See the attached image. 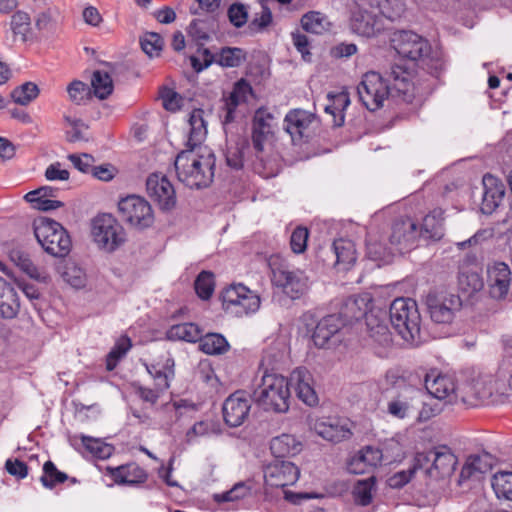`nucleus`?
Listing matches in <instances>:
<instances>
[{
  "label": "nucleus",
  "instance_id": "obj_1",
  "mask_svg": "<svg viewBox=\"0 0 512 512\" xmlns=\"http://www.w3.org/2000/svg\"><path fill=\"white\" fill-rule=\"evenodd\" d=\"M204 115L203 109H194L190 113L187 141L189 149L181 151L174 161L179 181L196 189L208 187L215 175V155L209 147L201 145L207 136Z\"/></svg>",
  "mask_w": 512,
  "mask_h": 512
},
{
  "label": "nucleus",
  "instance_id": "obj_8",
  "mask_svg": "<svg viewBox=\"0 0 512 512\" xmlns=\"http://www.w3.org/2000/svg\"><path fill=\"white\" fill-rule=\"evenodd\" d=\"M220 298L225 313L234 317L253 314L259 310L261 304L259 295L241 283L226 287Z\"/></svg>",
  "mask_w": 512,
  "mask_h": 512
},
{
  "label": "nucleus",
  "instance_id": "obj_64",
  "mask_svg": "<svg viewBox=\"0 0 512 512\" xmlns=\"http://www.w3.org/2000/svg\"><path fill=\"white\" fill-rule=\"evenodd\" d=\"M59 189L52 186H42L36 190L28 192L25 196V200L40 199H53L58 195Z\"/></svg>",
  "mask_w": 512,
  "mask_h": 512
},
{
  "label": "nucleus",
  "instance_id": "obj_30",
  "mask_svg": "<svg viewBox=\"0 0 512 512\" xmlns=\"http://www.w3.org/2000/svg\"><path fill=\"white\" fill-rule=\"evenodd\" d=\"M493 458L490 454L471 455L467 458L460 472L459 482L485 474L492 469Z\"/></svg>",
  "mask_w": 512,
  "mask_h": 512
},
{
  "label": "nucleus",
  "instance_id": "obj_16",
  "mask_svg": "<svg viewBox=\"0 0 512 512\" xmlns=\"http://www.w3.org/2000/svg\"><path fill=\"white\" fill-rule=\"evenodd\" d=\"M350 29L358 36L372 38L384 31L385 25L375 11L359 8L352 12Z\"/></svg>",
  "mask_w": 512,
  "mask_h": 512
},
{
  "label": "nucleus",
  "instance_id": "obj_34",
  "mask_svg": "<svg viewBox=\"0 0 512 512\" xmlns=\"http://www.w3.org/2000/svg\"><path fill=\"white\" fill-rule=\"evenodd\" d=\"M110 473L114 481L119 484H135L145 479V472L135 463L112 468Z\"/></svg>",
  "mask_w": 512,
  "mask_h": 512
},
{
  "label": "nucleus",
  "instance_id": "obj_53",
  "mask_svg": "<svg viewBox=\"0 0 512 512\" xmlns=\"http://www.w3.org/2000/svg\"><path fill=\"white\" fill-rule=\"evenodd\" d=\"M252 93V88L244 79L235 83L232 92L226 100V105L238 106L240 103L246 102L248 96Z\"/></svg>",
  "mask_w": 512,
  "mask_h": 512
},
{
  "label": "nucleus",
  "instance_id": "obj_37",
  "mask_svg": "<svg viewBox=\"0 0 512 512\" xmlns=\"http://www.w3.org/2000/svg\"><path fill=\"white\" fill-rule=\"evenodd\" d=\"M200 349L208 355H220L227 352L230 345L226 338L219 333H208L200 338Z\"/></svg>",
  "mask_w": 512,
  "mask_h": 512
},
{
  "label": "nucleus",
  "instance_id": "obj_17",
  "mask_svg": "<svg viewBox=\"0 0 512 512\" xmlns=\"http://www.w3.org/2000/svg\"><path fill=\"white\" fill-rule=\"evenodd\" d=\"M419 236L417 225L411 219L396 221L390 235V249L392 254H403L415 245Z\"/></svg>",
  "mask_w": 512,
  "mask_h": 512
},
{
  "label": "nucleus",
  "instance_id": "obj_51",
  "mask_svg": "<svg viewBox=\"0 0 512 512\" xmlns=\"http://www.w3.org/2000/svg\"><path fill=\"white\" fill-rule=\"evenodd\" d=\"M459 287L468 295L480 291L483 288V280L476 272H462L458 277Z\"/></svg>",
  "mask_w": 512,
  "mask_h": 512
},
{
  "label": "nucleus",
  "instance_id": "obj_14",
  "mask_svg": "<svg viewBox=\"0 0 512 512\" xmlns=\"http://www.w3.org/2000/svg\"><path fill=\"white\" fill-rule=\"evenodd\" d=\"M300 476V469L290 461L274 460L264 469L266 485L275 488H284L294 485Z\"/></svg>",
  "mask_w": 512,
  "mask_h": 512
},
{
  "label": "nucleus",
  "instance_id": "obj_5",
  "mask_svg": "<svg viewBox=\"0 0 512 512\" xmlns=\"http://www.w3.org/2000/svg\"><path fill=\"white\" fill-rule=\"evenodd\" d=\"M254 397L265 410L286 412L290 400L288 380L282 375L264 374L261 384L254 391Z\"/></svg>",
  "mask_w": 512,
  "mask_h": 512
},
{
  "label": "nucleus",
  "instance_id": "obj_60",
  "mask_svg": "<svg viewBox=\"0 0 512 512\" xmlns=\"http://www.w3.org/2000/svg\"><path fill=\"white\" fill-rule=\"evenodd\" d=\"M228 18L235 27H242L248 20V11L243 4L234 3L228 9Z\"/></svg>",
  "mask_w": 512,
  "mask_h": 512
},
{
  "label": "nucleus",
  "instance_id": "obj_32",
  "mask_svg": "<svg viewBox=\"0 0 512 512\" xmlns=\"http://www.w3.org/2000/svg\"><path fill=\"white\" fill-rule=\"evenodd\" d=\"M444 212L442 209H434L423 219L419 235L427 238L439 240L444 234Z\"/></svg>",
  "mask_w": 512,
  "mask_h": 512
},
{
  "label": "nucleus",
  "instance_id": "obj_38",
  "mask_svg": "<svg viewBox=\"0 0 512 512\" xmlns=\"http://www.w3.org/2000/svg\"><path fill=\"white\" fill-rule=\"evenodd\" d=\"M10 29L15 41L17 39L23 43L28 41L32 30L29 14L20 10L16 11L11 17Z\"/></svg>",
  "mask_w": 512,
  "mask_h": 512
},
{
  "label": "nucleus",
  "instance_id": "obj_35",
  "mask_svg": "<svg viewBox=\"0 0 512 512\" xmlns=\"http://www.w3.org/2000/svg\"><path fill=\"white\" fill-rule=\"evenodd\" d=\"M376 481V477L373 475L356 481L353 486L352 495L357 505L368 506L372 503L376 493Z\"/></svg>",
  "mask_w": 512,
  "mask_h": 512
},
{
  "label": "nucleus",
  "instance_id": "obj_63",
  "mask_svg": "<svg viewBox=\"0 0 512 512\" xmlns=\"http://www.w3.org/2000/svg\"><path fill=\"white\" fill-rule=\"evenodd\" d=\"M7 472L18 479H24L28 475V466L25 462L18 459H8L5 463Z\"/></svg>",
  "mask_w": 512,
  "mask_h": 512
},
{
  "label": "nucleus",
  "instance_id": "obj_54",
  "mask_svg": "<svg viewBox=\"0 0 512 512\" xmlns=\"http://www.w3.org/2000/svg\"><path fill=\"white\" fill-rule=\"evenodd\" d=\"M196 410V406L194 403L186 400V399H173L172 401L162 405V413L169 414L174 413L175 419L177 420L182 415L187 412H192Z\"/></svg>",
  "mask_w": 512,
  "mask_h": 512
},
{
  "label": "nucleus",
  "instance_id": "obj_28",
  "mask_svg": "<svg viewBox=\"0 0 512 512\" xmlns=\"http://www.w3.org/2000/svg\"><path fill=\"white\" fill-rule=\"evenodd\" d=\"M418 393L412 397L397 396L387 403V413L396 419H407L415 415L419 408Z\"/></svg>",
  "mask_w": 512,
  "mask_h": 512
},
{
  "label": "nucleus",
  "instance_id": "obj_43",
  "mask_svg": "<svg viewBox=\"0 0 512 512\" xmlns=\"http://www.w3.org/2000/svg\"><path fill=\"white\" fill-rule=\"evenodd\" d=\"M251 495V486L247 482H238L230 490L214 494L213 498L217 503L237 502Z\"/></svg>",
  "mask_w": 512,
  "mask_h": 512
},
{
  "label": "nucleus",
  "instance_id": "obj_56",
  "mask_svg": "<svg viewBox=\"0 0 512 512\" xmlns=\"http://www.w3.org/2000/svg\"><path fill=\"white\" fill-rule=\"evenodd\" d=\"M309 232L305 227H297L291 234L290 246L294 253L300 254L306 250Z\"/></svg>",
  "mask_w": 512,
  "mask_h": 512
},
{
  "label": "nucleus",
  "instance_id": "obj_50",
  "mask_svg": "<svg viewBox=\"0 0 512 512\" xmlns=\"http://www.w3.org/2000/svg\"><path fill=\"white\" fill-rule=\"evenodd\" d=\"M39 94L38 86L33 82H26L16 87L11 92V97L15 103L20 105H28Z\"/></svg>",
  "mask_w": 512,
  "mask_h": 512
},
{
  "label": "nucleus",
  "instance_id": "obj_31",
  "mask_svg": "<svg viewBox=\"0 0 512 512\" xmlns=\"http://www.w3.org/2000/svg\"><path fill=\"white\" fill-rule=\"evenodd\" d=\"M270 450L276 459L293 457L302 450V443L291 434H281L272 438Z\"/></svg>",
  "mask_w": 512,
  "mask_h": 512
},
{
  "label": "nucleus",
  "instance_id": "obj_59",
  "mask_svg": "<svg viewBox=\"0 0 512 512\" xmlns=\"http://www.w3.org/2000/svg\"><path fill=\"white\" fill-rule=\"evenodd\" d=\"M176 203V192L173 185L165 176H162V211L175 208Z\"/></svg>",
  "mask_w": 512,
  "mask_h": 512
},
{
  "label": "nucleus",
  "instance_id": "obj_27",
  "mask_svg": "<svg viewBox=\"0 0 512 512\" xmlns=\"http://www.w3.org/2000/svg\"><path fill=\"white\" fill-rule=\"evenodd\" d=\"M274 117L265 108L256 110L252 126V143L257 151L263 150V143L272 132Z\"/></svg>",
  "mask_w": 512,
  "mask_h": 512
},
{
  "label": "nucleus",
  "instance_id": "obj_57",
  "mask_svg": "<svg viewBox=\"0 0 512 512\" xmlns=\"http://www.w3.org/2000/svg\"><path fill=\"white\" fill-rule=\"evenodd\" d=\"M420 469V467H416L415 462L411 467L407 470L398 471L392 476H390L387 480L389 487L393 489H399L405 486L411 480L414 473Z\"/></svg>",
  "mask_w": 512,
  "mask_h": 512
},
{
  "label": "nucleus",
  "instance_id": "obj_61",
  "mask_svg": "<svg viewBox=\"0 0 512 512\" xmlns=\"http://www.w3.org/2000/svg\"><path fill=\"white\" fill-rule=\"evenodd\" d=\"M67 92L73 102L81 104L88 95V88L83 82L75 80L69 84Z\"/></svg>",
  "mask_w": 512,
  "mask_h": 512
},
{
  "label": "nucleus",
  "instance_id": "obj_4",
  "mask_svg": "<svg viewBox=\"0 0 512 512\" xmlns=\"http://www.w3.org/2000/svg\"><path fill=\"white\" fill-rule=\"evenodd\" d=\"M34 235L43 250L57 258L66 257L72 247L67 230L57 221L39 217L33 222Z\"/></svg>",
  "mask_w": 512,
  "mask_h": 512
},
{
  "label": "nucleus",
  "instance_id": "obj_20",
  "mask_svg": "<svg viewBox=\"0 0 512 512\" xmlns=\"http://www.w3.org/2000/svg\"><path fill=\"white\" fill-rule=\"evenodd\" d=\"M315 432L323 439L339 443L351 437L350 422L340 417H326L314 423Z\"/></svg>",
  "mask_w": 512,
  "mask_h": 512
},
{
  "label": "nucleus",
  "instance_id": "obj_47",
  "mask_svg": "<svg viewBox=\"0 0 512 512\" xmlns=\"http://www.w3.org/2000/svg\"><path fill=\"white\" fill-rule=\"evenodd\" d=\"M244 59V51L235 47H225L216 57L214 56V62L222 67H238Z\"/></svg>",
  "mask_w": 512,
  "mask_h": 512
},
{
  "label": "nucleus",
  "instance_id": "obj_23",
  "mask_svg": "<svg viewBox=\"0 0 512 512\" xmlns=\"http://www.w3.org/2000/svg\"><path fill=\"white\" fill-rule=\"evenodd\" d=\"M482 184L483 195L480 209L483 214H492L504 199L505 185L490 174L483 177Z\"/></svg>",
  "mask_w": 512,
  "mask_h": 512
},
{
  "label": "nucleus",
  "instance_id": "obj_13",
  "mask_svg": "<svg viewBox=\"0 0 512 512\" xmlns=\"http://www.w3.org/2000/svg\"><path fill=\"white\" fill-rule=\"evenodd\" d=\"M392 44L400 56L412 61H425V57L430 52L428 41L412 31L395 33Z\"/></svg>",
  "mask_w": 512,
  "mask_h": 512
},
{
  "label": "nucleus",
  "instance_id": "obj_29",
  "mask_svg": "<svg viewBox=\"0 0 512 512\" xmlns=\"http://www.w3.org/2000/svg\"><path fill=\"white\" fill-rule=\"evenodd\" d=\"M20 303L14 287L0 277V317L13 319L17 316Z\"/></svg>",
  "mask_w": 512,
  "mask_h": 512
},
{
  "label": "nucleus",
  "instance_id": "obj_10",
  "mask_svg": "<svg viewBox=\"0 0 512 512\" xmlns=\"http://www.w3.org/2000/svg\"><path fill=\"white\" fill-rule=\"evenodd\" d=\"M271 281L291 299H299L308 290V277L299 269H290L285 264L276 261L270 263Z\"/></svg>",
  "mask_w": 512,
  "mask_h": 512
},
{
  "label": "nucleus",
  "instance_id": "obj_9",
  "mask_svg": "<svg viewBox=\"0 0 512 512\" xmlns=\"http://www.w3.org/2000/svg\"><path fill=\"white\" fill-rule=\"evenodd\" d=\"M430 462L432 465L426 469L429 477L441 479L450 477L457 465V458L446 446L434 448L427 453H417L415 456V465L423 469Z\"/></svg>",
  "mask_w": 512,
  "mask_h": 512
},
{
  "label": "nucleus",
  "instance_id": "obj_22",
  "mask_svg": "<svg viewBox=\"0 0 512 512\" xmlns=\"http://www.w3.org/2000/svg\"><path fill=\"white\" fill-rule=\"evenodd\" d=\"M511 271L504 262H494L487 268V283L491 297L503 299L509 291Z\"/></svg>",
  "mask_w": 512,
  "mask_h": 512
},
{
  "label": "nucleus",
  "instance_id": "obj_62",
  "mask_svg": "<svg viewBox=\"0 0 512 512\" xmlns=\"http://www.w3.org/2000/svg\"><path fill=\"white\" fill-rule=\"evenodd\" d=\"M226 163L229 167L239 170L243 167V151L238 145L231 146L225 153Z\"/></svg>",
  "mask_w": 512,
  "mask_h": 512
},
{
  "label": "nucleus",
  "instance_id": "obj_2",
  "mask_svg": "<svg viewBox=\"0 0 512 512\" xmlns=\"http://www.w3.org/2000/svg\"><path fill=\"white\" fill-rule=\"evenodd\" d=\"M357 93L363 105L371 111L379 109L390 95L401 97L407 103L414 98L410 73L399 65H392L385 77L374 71L367 72L357 86Z\"/></svg>",
  "mask_w": 512,
  "mask_h": 512
},
{
  "label": "nucleus",
  "instance_id": "obj_7",
  "mask_svg": "<svg viewBox=\"0 0 512 512\" xmlns=\"http://www.w3.org/2000/svg\"><path fill=\"white\" fill-rule=\"evenodd\" d=\"M91 235L99 249L113 253L127 241L124 227L111 214H100L92 220Z\"/></svg>",
  "mask_w": 512,
  "mask_h": 512
},
{
  "label": "nucleus",
  "instance_id": "obj_6",
  "mask_svg": "<svg viewBox=\"0 0 512 512\" xmlns=\"http://www.w3.org/2000/svg\"><path fill=\"white\" fill-rule=\"evenodd\" d=\"M402 455V448L395 440L386 443L385 453L379 448L366 446L349 459L347 470L356 475L369 473L378 467L384 459L387 462H392L401 458Z\"/></svg>",
  "mask_w": 512,
  "mask_h": 512
},
{
  "label": "nucleus",
  "instance_id": "obj_24",
  "mask_svg": "<svg viewBox=\"0 0 512 512\" xmlns=\"http://www.w3.org/2000/svg\"><path fill=\"white\" fill-rule=\"evenodd\" d=\"M9 259L13 264L31 279L46 283L48 276L41 271L32 261L27 248L22 245L13 246L8 252Z\"/></svg>",
  "mask_w": 512,
  "mask_h": 512
},
{
  "label": "nucleus",
  "instance_id": "obj_46",
  "mask_svg": "<svg viewBox=\"0 0 512 512\" xmlns=\"http://www.w3.org/2000/svg\"><path fill=\"white\" fill-rule=\"evenodd\" d=\"M132 344L128 337H121L106 356V370L113 371L118 362L126 355L130 350Z\"/></svg>",
  "mask_w": 512,
  "mask_h": 512
},
{
  "label": "nucleus",
  "instance_id": "obj_55",
  "mask_svg": "<svg viewBox=\"0 0 512 512\" xmlns=\"http://www.w3.org/2000/svg\"><path fill=\"white\" fill-rule=\"evenodd\" d=\"M184 98L177 92L162 87V106L170 111L176 112L179 111L184 105Z\"/></svg>",
  "mask_w": 512,
  "mask_h": 512
},
{
  "label": "nucleus",
  "instance_id": "obj_18",
  "mask_svg": "<svg viewBox=\"0 0 512 512\" xmlns=\"http://www.w3.org/2000/svg\"><path fill=\"white\" fill-rule=\"evenodd\" d=\"M251 399L243 391L231 394L223 403V417L230 427H238L244 423L249 415Z\"/></svg>",
  "mask_w": 512,
  "mask_h": 512
},
{
  "label": "nucleus",
  "instance_id": "obj_45",
  "mask_svg": "<svg viewBox=\"0 0 512 512\" xmlns=\"http://www.w3.org/2000/svg\"><path fill=\"white\" fill-rule=\"evenodd\" d=\"M492 487L498 498L512 501V472L496 473L492 478Z\"/></svg>",
  "mask_w": 512,
  "mask_h": 512
},
{
  "label": "nucleus",
  "instance_id": "obj_26",
  "mask_svg": "<svg viewBox=\"0 0 512 512\" xmlns=\"http://www.w3.org/2000/svg\"><path fill=\"white\" fill-rule=\"evenodd\" d=\"M312 121L313 115L311 113L302 109H295L285 116L284 128L295 143L304 138Z\"/></svg>",
  "mask_w": 512,
  "mask_h": 512
},
{
  "label": "nucleus",
  "instance_id": "obj_15",
  "mask_svg": "<svg viewBox=\"0 0 512 512\" xmlns=\"http://www.w3.org/2000/svg\"><path fill=\"white\" fill-rule=\"evenodd\" d=\"M367 336L366 342L380 357L387 355L392 345V335L384 320L377 315H366Z\"/></svg>",
  "mask_w": 512,
  "mask_h": 512
},
{
  "label": "nucleus",
  "instance_id": "obj_21",
  "mask_svg": "<svg viewBox=\"0 0 512 512\" xmlns=\"http://www.w3.org/2000/svg\"><path fill=\"white\" fill-rule=\"evenodd\" d=\"M425 388L435 399L446 400L448 403H454L458 399L455 382L451 376L431 371L425 376Z\"/></svg>",
  "mask_w": 512,
  "mask_h": 512
},
{
  "label": "nucleus",
  "instance_id": "obj_39",
  "mask_svg": "<svg viewBox=\"0 0 512 512\" xmlns=\"http://www.w3.org/2000/svg\"><path fill=\"white\" fill-rule=\"evenodd\" d=\"M201 330L194 323H181L173 325L167 332L168 339L171 340H183L187 342L200 341Z\"/></svg>",
  "mask_w": 512,
  "mask_h": 512
},
{
  "label": "nucleus",
  "instance_id": "obj_19",
  "mask_svg": "<svg viewBox=\"0 0 512 512\" xmlns=\"http://www.w3.org/2000/svg\"><path fill=\"white\" fill-rule=\"evenodd\" d=\"M288 380L289 389L293 388L297 397L308 406L318 404V396L314 389V379L311 372L305 367H298L292 371Z\"/></svg>",
  "mask_w": 512,
  "mask_h": 512
},
{
  "label": "nucleus",
  "instance_id": "obj_3",
  "mask_svg": "<svg viewBox=\"0 0 512 512\" xmlns=\"http://www.w3.org/2000/svg\"><path fill=\"white\" fill-rule=\"evenodd\" d=\"M392 327L410 345L421 343V317L417 304L410 298L395 299L389 309Z\"/></svg>",
  "mask_w": 512,
  "mask_h": 512
},
{
  "label": "nucleus",
  "instance_id": "obj_58",
  "mask_svg": "<svg viewBox=\"0 0 512 512\" xmlns=\"http://www.w3.org/2000/svg\"><path fill=\"white\" fill-rule=\"evenodd\" d=\"M68 160L76 169L85 174H91L95 162L94 157L87 153L81 155L70 154Z\"/></svg>",
  "mask_w": 512,
  "mask_h": 512
},
{
  "label": "nucleus",
  "instance_id": "obj_48",
  "mask_svg": "<svg viewBox=\"0 0 512 512\" xmlns=\"http://www.w3.org/2000/svg\"><path fill=\"white\" fill-rule=\"evenodd\" d=\"M196 294L202 300H208L215 289L214 274L210 271H202L194 282Z\"/></svg>",
  "mask_w": 512,
  "mask_h": 512
},
{
  "label": "nucleus",
  "instance_id": "obj_33",
  "mask_svg": "<svg viewBox=\"0 0 512 512\" xmlns=\"http://www.w3.org/2000/svg\"><path fill=\"white\" fill-rule=\"evenodd\" d=\"M366 309L367 304L364 298L351 296L343 303L338 316L343 321V325H345L353 320L360 319L362 316L366 317L368 315Z\"/></svg>",
  "mask_w": 512,
  "mask_h": 512
},
{
  "label": "nucleus",
  "instance_id": "obj_36",
  "mask_svg": "<svg viewBox=\"0 0 512 512\" xmlns=\"http://www.w3.org/2000/svg\"><path fill=\"white\" fill-rule=\"evenodd\" d=\"M333 251L336 256V264L342 265L345 270H348L356 261L355 245L350 240H335L333 242Z\"/></svg>",
  "mask_w": 512,
  "mask_h": 512
},
{
  "label": "nucleus",
  "instance_id": "obj_40",
  "mask_svg": "<svg viewBox=\"0 0 512 512\" xmlns=\"http://www.w3.org/2000/svg\"><path fill=\"white\" fill-rule=\"evenodd\" d=\"M79 438L86 451L98 459H107L114 452V447L112 445L107 444L98 438H93L84 434H81Z\"/></svg>",
  "mask_w": 512,
  "mask_h": 512
},
{
  "label": "nucleus",
  "instance_id": "obj_25",
  "mask_svg": "<svg viewBox=\"0 0 512 512\" xmlns=\"http://www.w3.org/2000/svg\"><path fill=\"white\" fill-rule=\"evenodd\" d=\"M343 326V321L336 314L323 317L316 325L312 341L318 348H328L333 337Z\"/></svg>",
  "mask_w": 512,
  "mask_h": 512
},
{
  "label": "nucleus",
  "instance_id": "obj_52",
  "mask_svg": "<svg viewBox=\"0 0 512 512\" xmlns=\"http://www.w3.org/2000/svg\"><path fill=\"white\" fill-rule=\"evenodd\" d=\"M142 51L149 57L160 56V34L145 32L139 39Z\"/></svg>",
  "mask_w": 512,
  "mask_h": 512
},
{
  "label": "nucleus",
  "instance_id": "obj_41",
  "mask_svg": "<svg viewBox=\"0 0 512 512\" xmlns=\"http://www.w3.org/2000/svg\"><path fill=\"white\" fill-rule=\"evenodd\" d=\"M301 25L305 31L314 34H322L331 27L327 16L316 11L305 14L301 19Z\"/></svg>",
  "mask_w": 512,
  "mask_h": 512
},
{
  "label": "nucleus",
  "instance_id": "obj_49",
  "mask_svg": "<svg viewBox=\"0 0 512 512\" xmlns=\"http://www.w3.org/2000/svg\"><path fill=\"white\" fill-rule=\"evenodd\" d=\"M68 475L57 469L52 461H46L43 465V475L40 478L45 488L52 489L55 485L65 482Z\"/></svg>",
  "mask_w": 512,
  "mask_h": 512
},
{
  "label": "nucleus",
  "instance_id": "obj_12",
  "mask_svg": "<svg viewBox=\"0 0 512 512\" xmlns=\"http://www.w3.org/2000/svg\"><path fill=\"white\" fill-rule=\"evenodd\" d=\"M118 210L121 219L136 229L143 230L154 222L151 205L143 197L129 195L122 198Z\"/></svg>",
  "mask_w": 512,
  "mask_h": 512
},
{
  "label": "nucleus",
  "instance_id": "obj_44",
  "mask_svg": "<svg viewBox=\"0 0 512 512\" xmlns=\"http://www.w3.org/2000/svg\"><path fill=\"white\" fill-rule=\"evenodd\" d=\"M91 85L94 94L99 99H106L113 92V81L109 73L95 71L92 76Z\"/></svg>",
  "mask_w": 512,
  "mask_h": 512
},
{
  "label": "nucleus",
  "instance_id": "obj_11",
  "mask_svg": "<svg viewBox=\"0 0 512 512\" xmlns=\"http://www.w3.org/2000/svg\"><path fill=\"white\" fill-rule=\"evenodd\" d=\"M425 303L431 320L439 324L451 323L462 307L460 297L447 291L430 292Z\"/></svg>",
  "mask_w": 512,
  "mask_h": 512
},
{
  "label": "nucleus",
  "instance_id": "obj_42",
  "mask_svg": "<svg viewBox=\"0 0 512 512\" xmlns=\"http://www.w3.org/2000/svg\"><path fill=\"white\" fill-rule=\"evenodd\" d=\"M376 8L379 17L395 21L403 15L405 4L403 0H378Z\"/></svg>",
  "mask_w": 512,
  "mask_h": 512
}]
</instances>
